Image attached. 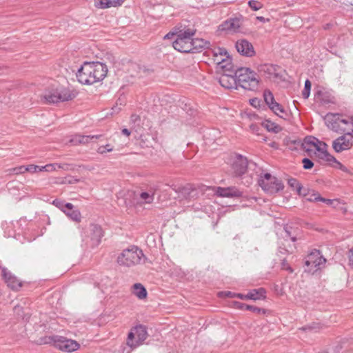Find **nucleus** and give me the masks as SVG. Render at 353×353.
I'll use <instances>...</instances> for the list:
<instances>
[{
  "instance_id": "a211bd4d",
  "label": "nucleus",
  "mask_w": 353,
  "mask_h": 353,
  "mask_svg": "<svg viewBox=\"0 0 353 353\" xmlns=\"http://www.w3.org/2000/svg\"><path fill=\"white\" fill-rule=\"evenodd\" d=\"M235 47L238 52L245 57H252L255 54L252 44L246 39H239L236 42Z\"/></svg>"
},
{
  "instance_id": "ea45409f",
  "label": "nucleus",
  "mask_w": 353,
  "mask_h": 353,
  "mask_svg": "<svg viewBox=\"0 0 353 353\" xmlns=\"http://www.w3.org/2000/svg\"><path fill=\"white\" fill-rule=\"evenodd\" d=\"M213 55H218L220 57H225L226 58V56H229L228 54V52L225 48H217L213 50Z\"/></svg>"
},
{
  "instance_id": "aec40b11",
  "label": "nucleus",
  "mask_w": 353,
  "mask_h": 353,
  "mask_svg": "<svg viewBox=\"0 0 353 353\" xmlns=\"http://www.w3.org/2000/svg\"><path fill=\"white\" fill-rule=\"evenodd\" d=\"M323 143L318 139L312 136H307L304 139L301 144L303 150L308 153L311 156L310 152H316V148H319L320 144Z\"/></svg>"
},
{
  "instance_id": "6e6d98bb",
  "label": "nucleus",
  "mask_w": 353,
  "mask_h": 353,
  "mask_svg": "<svg viewBox=\"0 0 353 353\" xmlns=\"http://www.w3.org/2000/svg\"><path fill=\"white\" fill-rule=\"evenodd\" d=\"M176 34H175V33H174V32H168V34H166L164 36L163 39H172V38H173L174 36H176Z\"/></svg>"
},
{
  "instance_id": "37998d69",
  "label": "nucleus",
  "mask_w": 353,
  "mask_h": 353,
  "mask_svg": "<svg viewBox=\"0 0 353 353\" xmlns=\"http://www.w3.org/2000/svg\"><path fill=\"white\" fill-rule=\"evenodd\" d=\"M284 230H285V232L286 234L285 237H289L291 239V241L293 242L296 241V236H294L292 234V231H291L292 227L287 225L284 228Z\"/></svg>"
},
{
  "instance_id": "b1692460",
  "label": "nucleus",
  "mask_w": 353,
  "mask_h": 353,
  "mask_svg": "<svg viewBox=\"0 0 353 353\" xmlns=\"http://www.w3.org/2000/svg\"><path fill=\"white\" fill-rule=\"evenodd\" d=\"M101 135H81V134H77L75 135L70 141L73 143L75 145L77 144H85L89 143V141L93 139H99L101 137Z\"/></svg>"
},
{
  "instance_id": "79ce46f5",
  "label": "nucleus",
  "mask_w": 353,
  "mask_h": 353,
  "mask_svg": "<svg viewBox=\"0 0 353 353\" xmlns=\"http://www.w3.org/2000/svg\"><path fill=\"white\" fill-rule=\"evenodd\" d=\"M303 168L305 170L312 169L314 166V163L312 160L308 158H304L302 159Z\"/></svg>"
},
{
  "instance_id": "0e129e2a",
  "label": "nucleus",
  "mask_w": 353,
  "mask_h": 353,
  "mask_svg": "<svg viewBox=\"0 0 353 353\" xmlns=\"http://www.w3.org/2000/svg\"><path fill=\"white\" fill-rule=\"evenodd\" d=\"M41 167V166H39V165H35L36 172H42V170H40Z\"/></svg>"
},
{
  "instance_id": "9d476101",
  "label": "nucleus",
  "mask_w": 353,
  "mask_h": 353,
  "mask_svg": "<svg viewBox=\"0 0 353 353\" xmlns=\"http://www.w3.org/2000/svg\"><path fill=\"white\" fill-rule=\"evenodd\" d=\"M325 120L327 125L334 131L340 129L345 132L348 129L345 127H342L341 125H350V117L347 119H343L338 114H327Z\"/></svg>"
},
{
  "instance_id": "5fc2aeb1",
  "label": "nucleus",
  "mask_w": 353,
  "mask_h": 353,
  "mask_svg": "<svg viewBox=\"0 0 353 353\" xmlns=\"http://www.w3.org/2000/svg\"><path fill=\"white\" fill-rule=\"evenodd\" d=\"M140 120V117L137 114H132L131 117H130V121L132 122V123H136L137 121H139Z\"/></svg>"
},
{
  "instance_id": "2f4dec72",
  "label": "nucleus",
  "mask_w": 353,
  "mask_h": 353,
  "mask_svg": "<svg viewBox=\"0 0 353 353\" xmlns=\"http://www.w3.org/2000/svg\"><path fill=\"white\" fill-rule=\"evenodd\" d=\"M263 125L269 131V132H279L281 128L276 125V123L269 121L265 120L263 123Z\"/></svg>"
},
{
  "instance_id": "4be33fe9",
  "label": "nucleus",
  "mask_w": 353,
  "mask_h": 353,
  "mask_svg": "<svg viewBox=\"0 0 353 353\" xmlns=\"http://www.w3.org/2000/svg\"><path fill=\"white\" fill-rule=\"evenodd\" d=\"M124 0H94V6L99 9H107L121 6Z\"/></svg>"
},
{
  "instance_id": "603ef678",
  "label": "nucleus",
  "mask_w": 353,
  "mask_h": 353,
  "mask_svg": "<svg viewBox=\"0 0 353 353\" xmlns=\"http://www.w3.org/2000/svg\"><path fill=\"white\" fill-rule=\"evenodd\" d=\"M70 165L68 163L59 164L57 165V168L63 169L64 170H68L70 169Z\"/></svg>"
},
{
  "instance_id": "f257e3e1",
  "label": "nucleus",
  "mask_w": 353,
  "mask_h": 353,
  "mask_svg": "<svg viewBox=\"0 0 353 353\" xmlns=\"http://www.w3.org/2000/svg\"><path fill=\"white\" fill-rule=\"evenodd\" d=\"M107 72L108 68L103 63L84 62L77 72V78L81 84L92 85L102 81Z\"/></svg>"
},
{
  "instance_id": "774afa93",
  "label": "nucleus",
  "mask_w": 353,
  "mask_h": 353,
  "mask_svg": "<svg viewBox=\"0 0 353 353\" xmlns=\"http://www.w3.org/2000/svg\"><path fill=\"white\" fill-rule=\"evenodd\" d=\"M318 353H327L326 351H321V352H319Z\"/></svg>"
},
{
  "instance_id": "393cba45",
  "label": "nucleus",
  "mask_w": 353,
  "mask_h": 353,
  "mask_svg": "<svg viewBox=\"0 0 353 353\" xmlns=\"http://www.w3.org/2000/svg\"><path fill=\"white\" fill-rule=\"evenodd\" d=\"M132 294L141 300L145 299L148 295L145 288L141 283H135L132 285Z\"/></svg>"
},
{
  "instance_id": "8fccbe9b",
  "label": "nucleus",
  "mask_w": 353,
  "mask_h": 353,
  "mask_svg": "<svg viewBox=\"0 0 353 353\" xmlns=\"http://www.w3.org/2000/svg\"><path fill=\"white\" fill-rule=\"evenodd\" d=\"M318 196H320L319 194H313L312 195H311L309 198H307V200L308 201H310V202H313V201H320L319 199H317V197Z\"/></svg>"
},
{
  "instance_id": "c03bdc74",
  "label": "nucleus",
  "mask_w": 353,
  "mask_h": 353,
  "mask_svg": "<svg viewBox=\"0 0 353 353\" xmlns=\"http://www.w3.org/2000/svg\"><path fill=\"white\" fill-rule=\"evenodd\" d=\"M112 148L110 146V145L109 144H107L105 145H102V146H100L99 148H98V152L100 153V154H103L105 153V152H111L112 151Z\"/></svg>"
},
{
  "instance_id": "4468645a",
  "label": "nucleus",
  "mask_w": 353,
  "mask_h": 353,
  "mask_svg": "<svg viewBox=\"0 0 353 353\" xmlns=\"http://www.w3.org/2000/svg\"><path fill=\"white\" fill-rule=\"evenodd\" d=\"M353 145V134L346 132L343 135L335 139L332 143V147L336 152L350 149Z\"/></svg>"
},
{
  "instance_id": "f3484780",
  "label": "nucleus",
  "mask_w": 353,
  "mask_h": 353,
  "mask_svg": "<svg viewBox=\"0 0 353 353\" xmlns=\"http://www.w3.org/2000/svg\"><path fill=\"white\" fill-rule=\"evenodd\" d=\"M248 169V160L242 155H236L232 164V170L235 176L244 174Z\"/></svg>"
},
{
  "instance_id": "a18cd8bd",
  "label": "nucleus",
  "mask_w": 353,
  "mask_h": 353,
  "mask_svg": "<svg viewBox=\"0 0 353 353\" xmlns=\"http://www.w3.org/2000/svg\"><path fill=\"white\" fill-rule=\"evenodd\" d=\"M12 172L13 174H19L26 172L25 165H21L12 168Z\"/></svg>"
},
{
  "instance_id": "e2e57ef3",
  "label": "nucleus",
  "mask_w": 353,
  "mask_h": 353,
  "mask_svg": "<svg viewBox=\"0 0 353 353\" xmlns=\"http://www.w3.org/2000/svg\"><path fill=\"white\" fill-rule=\"evenodd\" d=\"M350 125L353 128V115L350 117ZM352 131L353 132V128Z\"/></svg>"
},
{
  "instance_id": "7ed1b4c3",
  "label": "nucleus",
  "mask_w": 353,
  "mask_h": 353,
  "mask_svg": "<svg viewBox=\"0 0 353 353\" xmlns=\"http://www.w3.org/2000/svg\"><path fill=\"white\" fill-rule=\"evenodd\" d=\"M76 97V93L68 88L59 86L50 88L43 94L46 103L54 104L59 102L71 101Z\"/></svg>"
},
{
  "instance_id": "c756f323",
  "label": "nucleus",
  "mask_w": 353,
  "mask_h": 353,
  "mask_svg": "<svg viewBox=\"0 0 353 353\" xmlns=\"http://www.w3.org/2000/svg\"><path fill=\"white\" fill-rule=\"evenodd\" d=\"M52 204L59 209H60L62 212H64V210H65L66 208L68 210H72L73 208V205L72 203H65L64 201L58 199H54L52 201Z\"/></svg>"
},
{
  "instance_id": "f03ea898",
  "label": "nucleus",
  "mask_w": 353,
  "mask_h": 353,
  "mask_svg": "<svg viewBox=\"0 0 353 353\" xmlns=\"http://www.w3.org/2000/svg\"><path fill=\"white\" fill-rule=\"evenodd\" d=\"M235 78L232 77L234 82L245 90L255 91L259 88V79L257 74L248 68H239L234 72Z\"/></svg>"
},
{
  "instance_id": "2eb2a0df",
  "label": "nucleus",
  "mask_w": 353,
  "mask_h": 353,
  "mask_svg": "<svg viewBox=\"0 0 353 353\" xmlns=\"http://www.w3.org/2000/svg\"><path fill=\"white\" fill-rule=\"evenodd\" d=\"M243 18L235 17L223 21L219 26V30L228 31L232 33L240 32L243 26Z\"/></svg>"
},
{
  "instance_id": "7c9ffc66",
  "label": "nucleus",
  "mask_w": 353,
  "mask_h": 353,
  "mask_svg": "<svg viewBox=\"0 0 353 353\" xmlns=\"http://www.w3.org/2000/svg\"><path fill=\"white\" fill-rule=\"evenodd\" d=\"M229 72L230 74H223L219 79V83L221 85V86L226 88H232L231 79L233 77L231 74V72Z\"/></svg>"
},
{
  "instance_id": "a878e982",
  "label": "nucleus",
  "mask_w": 353,
  "mask_h": 353,
  "mask_svg": "<svg viewBox=\"0 0 353 353\" xmlns=\"http://www.w3.org/2000/svg\"><path fill=\"white\" fill-rule=\"evenodd\" d=\"M214 61L218 64L219 68L224 70L225 72H231L232 66L229 64V67L228 65H225V62H230V56H226L225 57H220L218 55H213Z\"/></svg>"
},
{
  "instance_id": "c85d7f7f",
  "label": "nucleus",
  "mask_w": 353,
  "mask_h": 353,
  "mask_svg": "<svg viewBox=\"0 0 353 353\" xmlns=\"http://www.w3.org/2000/svg\"><path fill=\"white\" fill-rule=\"evenodd\" d=\"M270 109L281 118H284L285 116H287V112L283 106L276 101L270 107Z\"/></svg>"
},
{
  "instance_id": "f8f14e48",
  "label": "nucleus",
  "mask_w": 353,
  "mask_h": 353,
  "mask_svg": "<svg viewBox=\"0 0 353 353\" xmlns=\"http://www.w3.org/2000/svg\"><path fill=\"white\" fill-rule=\"evenodd\" d=\"M103 236L102 228L97 224H90L85 231V238L87 243L90 239L91 247L97 246Z\"/></svg>"
},
{
  "instance_id": "423d86ee",
  "label": "nucleus",
  "mask_w": 353,
  "mask_h": 353,
  "mask_svg": "<svg viewBox=\"0 0 353 353\" xmlns=\"http://www.w3.org/2000/svg\"><path fill=\"white\" fill-rule=\"evenodd\" d=\"M195 30L192 29H186L179 31L176 35L175 40L172 42L173 48L179 52L190 53L192 50L191 39L195 34Z\"/></svg>"
},
{
  "instance_id": "6e6552de",
  "label": "nucleus",
  "mask_w": 353,
  "mask_h": 353,
  "mask_svg": "<svg viewBox=\"0 0 353 353\" xmlns=\"http://www.w3.org/2000/svg\"><path fill=\"white\" fill-rule=\"evenodd\" d=\"M45 343H52L57 348L66 352H74L80 347V345L76 341L61 336H50L48 341Z\"/></svg>"
},
{
  "instance_id": "680f3d73",
  "label": "nucleus",
  "mask_w": 353,
  "mask_h": 353,
  "mask_svg": "<svg viewBox=\"0 0 353 353\" xmlns=\"http://www.w3.org/2000/svg\"><path fill=\"white\" fill-rule=\"evenodd\" d=\"M230 65L232 66V68H233V65L231 63V59L230 58V62H225V65ZM229 67V65H228ZM231 72H232V69L231 70Z\"/></svg>"
},
{
  "instance_id": "e433bc0d",
  "label": "nucleus",
  "mask_w": 353,
  "mask_h": 353,
  "mask_svg": "<svg viewBox=\"0 0 353 353\" xmlns=\"http://www.w3.org/2000/svg\"><path fill=\"white\" fill-rule=\"evenodd\" d=\"M248 6L250 8H252L253 10L256 11L261 9L263 7V5L261 2L255 1V0H250L248 1Z\"/></svg>"
},
{
  "instance_id": "9b49d317",
  "label": "nucleus",
  "mask_w": 353,
  "mask_h": 353,
  "mask_svg": "<svg viewBox=\"0 0 353 353\" xmlns=\"http://www.w3.org/2000/svg\"><path fill=\"white\" fill-rule=\"evenodd\" d=\"M315 157L318 158L319 162L325 161L327 162L329 165H332V163H336V165H334L336 168H339V169H342L343 165H342L339 161H338L336 158L330 154L327 150V145L324 142L320 144L319 148H316V151L314 152Z\"/></svg>"
},
{
  "instance_id": "0eeeda50",
  "label": "nucleus",
  "mask_w": 353,
  "mask_h": 353,
  "mask_svg": "<svg viewBox=\"0 0 353 353\" xmlns=\"http://www.w3.org/2000/svg\"><path fill=\"white\" fill-rule=\"evenodd\" d=\"M259 185L267 193L275 194L283 190L284 185L281 180L266 173L261 176L258 181Z\"/></svg>"
},
{
  "instance_id": "dca6fc26",
  "label": "nucleus",
  "mask_w": 353,
  "mask_h": 353,
  "mask_svg": "<svg viewBox=\"0 0 353 353\" xmlns=\"http://www.w3.org/2000/svg\"><path fill=\"white\" fill-rule=\"evenodd\" d=\"M266 291L264 288H260L258 289H253L250 290L247 294H243L240 293H232L231 292H228V296L231 297H238L241 299H252V300H259L265 298Z\"/></svg>"
},
{
  "instance_id": "49530a36",
  "label": "nucleus",
  "mask_w": 353,
  "mask_h": 353,
  "mask_svg": "<svg viewBox=\"0 0 353 353\" xmlns=\"http://www.w3.org/2000/svg\"><path fill=\"white\" fill-rule=\"evenodd\" d=\"M281 268L288 271L290 273H292L294 271L285 259H283L281 263Z\"/></svg>"
},
{
  "instance_id": "de8ad7c7",
  "label": "nucleus",
  "mask_w": 353,
  "mask_h": 353,
  "mask_svg": "<svg viewBox=\"0 0 353 353\" xmlns=\"http://www.w3.org/2000/svg\"><path fill=\"white\" fill-rule=\"evenodd\" d=\"M26 172H28L30 173L36 172L35 165L30 164L28 165H25Z\"/></svg>"
},
{
  "instance_id": "4c0bfd02",
  "label": "nucleus",
  "mask_w": 353,
  "mask_h": 353,
  "mask_svg": "<svg viewBox=\"0 0 353 353\" xmlns=\"http://www.w3.org/2000/svg\"><path fill=\"white\" fill-rule=\"evenodd\" d=\"M246 310L258 314H264L265 313V310L264 309L250 305L246 306Z\"/></svg>"
},
{
  "instance_id": "338daca9",
  "label": "nucleus",
  "mask_w": 353,
  "mask_h": 353,
  "mask_svg": "<svg viewBox=\"0 0 353 353\" xmlns=\"http://www.w3.org/2000/svg\"><path fill=\"white\" fill-rule=\"evenodd\" d=\"M250 128H252V129L254 130V128H255V125H250Z\"/></svg>"
},
{
  "instance_id": "39448f33",
  "label": "nucleus",
  "mask_w": 353,
  "mask_h": 353,
  "mask_svg": "<svg viewBox=\"0 0 353 353\" xmlns=\"http://www.w3.org/2000/svg\"><path fill=\"white\" fill-rule=\"evenodd\" d=\"M148 336L147 327L145 325H136L129 332L126 339V345L130 350H134L143 345Z\"/></svg>"
},
{
  "instance_id": "58836bf2",
  "label": "nucleus",
  "mask_w": 353,
  "mask_h": 353,
  "mask_svg": "<svg viewBox=\"0 0 353 353\" xmlns=\"http://www.w3.org/2000/svg\"><path fill=\"white\" fill-rule=\"evenodd\" d=\"M140 197L141 199L144 200L146 203H151L154 199L153 194H150L149 193L145 192L141 193Z\"/></svg>"
},
{
  "instance_id": "c9c22d12",
  "label": "nucleus",
  "mask_w": 353,
  "mask_h": 353,
  "mask_svg": "<svg viewBox=\"0 0 353 353\" xmlns=\"http://www.w3.org/2000/svg\"><path fill=\"white\" fill-rule=\"evenodd\" d=\"M320 329L319 323H313L311 325H305L304 327H302L300 328V330H302L303 331H314L317 332Z\"/></svg>"
},
{
  "instance_id": "13d9d810",
  "label": "nucleus",
  "mask_w": 353,
  "mask_h": 353,
  "mask_svg": "<svg viewBox=\"0 0 353 353\" xmlns=\"http://www.w3.org/2000/svg\"><path fill=\"white\" fill-rule=\"evenodd\" d=\"M333 26V23H325L323 26V28L324 30H329L330 28H331Z\"/></svg>"
},
{
  "instance_id": "473e14b6",
  "label": "nucleus",
  "mask_w": 353,
  "mask_h": 353,
  "mask_svg": "<svg viewBox=\"0 0 353 353\" xmlns=\"http://www.w3.org/2000/svg\"><path fill=\"white\" fill-rule=\"evenodd\" d=\"M263 97L265 103L268 105L269 108L276 102L273 94L268 90H265L264 91Z\"/></svg>"
},
{
  "instance_id": "bf43d9fd",
  "label": "nucleus",
  "mask_w": 353,
  "mask_h": 353,
  "mask_svg": "<svg viewBox=\"0 0 353 353\" xmlns=\"http://www.w3.org/2000/svg\"><path fill=\"white\" fill-rule=\"evenodd\" d=\"M122 134H123L124 135L128 137V136L130 135V131L128 129H127V128H123L122 130Z\"/></svg>"
},
{
  "instance_id": "bb28decb",
  "label": "nucleus",
  "mask_w": 353,
  "mask_h": 353,
  "mask_svg": "<svg viewBox=\"0 0 353 353\" xmlns=\"http://www.w3.org/2000/svg\"><path fill=\"white\" fill-rule=\"evenodd\" d=\"M72 221L79 223L81 219V214L79 210L74 209L73 207L72 210L65 209L63 212Z\"/></svg>"
},
{
  "instance_id": "3c124183",
  "label": "nucleus",
  "mask_w": 353,
  "mask_h": 353,
  "mask_svg": "<svg viewBox=\"0 0 353 353\" xmlns=\"http://www.w3.org/2000/svg\"><path fill=\"white\" fill-rule=\"evenodd\" d=\"M317 199H319L320 201L327 203V205H331L332 203V200L323 198L321 196H318Z\"/></svg>"
},
{
  "instance_id": "412c9836",
  "label": "nucleus",
  "mask_w": 353,
  "mask_h": 353,
  "mask_svg": "<svg viewBox=\"0 0 353 353\" xmlns=\"http://www.w3.org/2000/svg\"><path fill=\"white\" fill-rule=\"evenodd\" d=\"M191 48H192L190 53L200 52L203 50L209 49L211 44L208 41L203 39H191Z\"/></svg>"
},
{
  "instance_id": "6ab92c4d",
  "label": "nucleus",
  "mask_w": 353,
  "mask_h": 353,
  "mask_svg": "<svg viewBox=\"0 0 353 353\" xmlns=\"http://www.w3.org/2000/svg\"><path fill=\"white\" fill-rule=\"evenodd\" d=\"M215 193L219 196L228 198H239L243 194L242 192L234 186L228 188L217 187L216 188Z\"/></svg>"
},
{
  "instance_id": "5701e85b",
  "label": "nucleus",
  "mask_w": 353,
  "mask_h": 353,
  "mask_svg": "<svg viewBox=\"0 0 353 353\" xmlns=\"http://www.w3.org/2000/svg\"><path fill=\"white\" fill-rule=\"evenodd\" d=\"M175 191L180 193L185 199H191L197 196L196 190L191 184L179 187Z\"/></svg>"
},
{
  "instance_id": "cd10ccee",
  "label": "nucleus",
  "mask_w": 353,
  "mask_h": 353,
  "mask_svg": "<svg viewBox=\"0 0 353 353\" xmlns=\"http://www.w3.org/2000/svg\"><path fill=\"white\" fill-rule=\"evenodd\" d=\"M258 71L260 73L267 74V77H271V76L274 74L276 70L275 67L272 65L263 64L259 66Z\"/></svg>"
},
{
  "instance_id": "a19ab883",
  "label": "nucleus",
  "mask_w": 353,
  "mask_h": 353,
  "mask_svg": "<svg viewBox=\"0 0 353 353\" xmlns=\"http://www.w3.org/2000/svg\"><path fill=\"white\" fill-rule=\"evenodd\" d=\"M57 165H58V163L47 164L41 166L40 170H42V172H52L57 170Z\"/></svg>"
},
{
  "instance_id": "1a4fd4ad",
  "label": "nucleus",
  "mask_w": 353,
  "mask_h": 353,
  "mask_svg": "<svg viewBox=\"0 0 353 353\" xmlns=\"http://www.w3.org/2000/svg\"><path fill=\"white\" fill-rule=\"evenodd\" d=\"M326 259L318 250H313L305 258V265L307 267L306 271L314 273L321 268L325 264Z\"/></svg>"
},
{
  "instance_id": "864d4df0",
  "label": "nucleus",
  "mask_w": 353,
  "mask_h": 353,
  "mask_svg": "<svg viewBox=\"0 0 353 353\" xmlns=\"http://www.w3.org/2000/svg\"><path fill=\"white\" fill-rule=\"evenodd\" d=\"M235 304H236V307L240 310H246V306L248 305V304L240 303V302H236Z\"/></svg>"
},
{
  "instance_id": "20e7f679",
  "label": "nucleus",
  "mask_w": 353,
  "mask_h": 353,
  "mask_svg": "<svg viewBox=\"0 0 353 353\" xmlns=\"http://www.w3.org/2000/svg\"><path fill=\"white\" fill-rule=\"evenodd\" d=\"M143 257L144 254L142 250L133 245L123 250L117 258V262L120 265L132 267L140 263Z\"/></svg>"
},
{
  "instance_id": "72a5a7b5",
  "label": "nucleus",
  "mask_w": 353,
  "mask_h": 353,
  "mask_svg": "<svg viewBox=\"0 0 353 353\" xmlns=\"http://www.w3.org/2000/svg\"><path fill=\"white\" fill-rule=\"evenodd\" d=\"M288 184L291 188L295 189L299 194H301L302 185L298 181V180L296 179H294V178L289 179L288 181Z\"/></svg>"
},
{
  "instance_id": "052dcab7",
  "label": "nucleus",
  "mask_w": 353,
  "mask_h": 353,
  "mask_svg": "<svg viewBox=\"0 0 353 353\" xmlns=\"http://www.w3.org/2000/svg\"><path fill=\"white\" fill-rule=\"evenodd\" d=\"M256 19L260 21H261V22H263V23L269 21L268 19H265V18H264L263 17H261V16L257 17Z\"/></svg>"
},
{
  "instance_id": "4d7b16f0",
  "label": "nucleus",
  "mask_w": 353,
  "mask_h": 353,
  "mask_svg": "<svg viewBox=\"0 0 353 353\" xmlns=\"http://www.w3.org/2000/svg\"><path fill=\"white\" fill-rule=\"evenodd\" d=\"M259 101L258 100V99L256 98H254V99H250V104L252 105V106H256L257 104L259 103Z\"/></svg>"
},
{
  "instance_id": "f704fd0d",
  "label": "nucleus",
  "mask_w": 353,
  "mask_h": 353,
  "mask_svg": "<svg viewBox=\"0 0 353 353\" xmlns=\"http://www.w3.org/2000/svg\"><path fill=\"white\" fill-rule=\"evenodd\" d=\"M310 89H311V82L307 79L305 81V86L304 89L302 92V95L304 99H307L310 96Z\"/></svg>"
},
{
  "instance_id": "09e8293b",
  "label": "nucleus",
  "mask_w": 353,
  "mask_h": 353,
  "mask_svg": "<svg viewBox=\"0 0 353 353\" xmlns=\"http://www.w3.org/2000/svg\"><path fill=\"white\" fill-rule=\"evenodd\" d=\"M348 258L349 265L353 268V248L349 252Z\"/></svg>"
},
{
  "instance_id": "69168bd1",
  "label": "nucleus",
  "mask_w": 353,
  "mask_h": 353,
  "mask_svg": "<svg viewBox=\"0 0 353 353\" xmlns=\"http://www.w3.org/2000/svg\"><path fill=\"white\" fill-rule=\"evenodd\" d=\"M341 170L343 171H346V168L343 165V167L342 168V169H341Z\"/></svg>"
},
{
  "instance_id": "ddd939ff",
  "label": "nucleus",
  "mask_w": 353,
  "mask_h": 353,
  "mask_svg": "<svg viewBox=\"0 0 353 353\" xmlns=\"http://www.w3.org/2000/svg\"><path fill=\"white\" fill-rule=\"evenodd\" d=\"M1 276L3 281L7 284L8 287L13 291H19L23 285L24 282L18 279L14 274H12L6 268L2 267Z\"/></svg>"
}]
</instances>
